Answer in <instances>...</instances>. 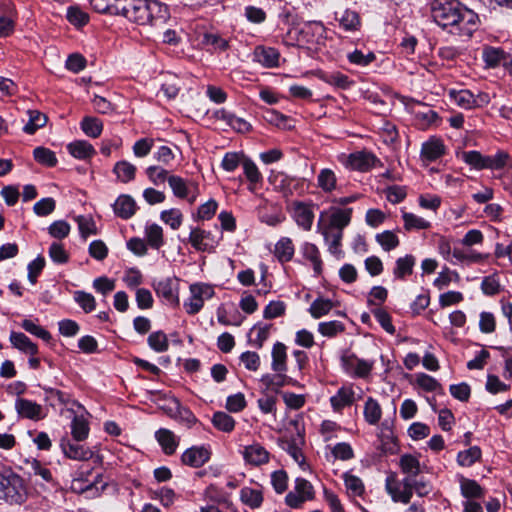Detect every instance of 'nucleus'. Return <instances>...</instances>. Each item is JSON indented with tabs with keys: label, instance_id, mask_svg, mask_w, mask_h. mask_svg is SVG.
Masks as SVG:
<instances>
[{
	"label": "nucleus",
	"instance_id": "1",
	"mask_svg": "<svg viewBox=\"0 0 512 512\" xmlns=\"http://www.w3.org/2000/svg\"><path fill=\"white\" fill-rule=\"evenodd\" d=\"M430 12L433 21L452 35L469 38L478 28V15L459 0H432Z\"/></svg>",
	"mask_w": 512,
	"mask_h": 512
},
{
	"label": "nucleus",
	"instance_id": "2",
	"mask_svg": "<svg viewBox=\"0 0 512 512\" xmlns=\"http://www.w3.org/2000/svg\"><path fill=\"white\" fill-rule=\"evenodd\" d=\"M119 14L129 21L146 25L153 20H165L168 15L167 6L158 0H120Z\"/></svg>",
	"mask_w": 512,
	"mask_h": 512
},
{
	"label": "nucleus",
	"instance_id": "3",
	"mask_svg": "<svg viewBox=\"0 0 512 512\" xmlns=\"http://www.w3.org/2000/svg\"><path fill=\"white\" fill-rule=\"evenodd\" d=\"M27 495L23 479L10 469L0 468V498L20 504Z\"/></svg>",
	"mask_w": 512,
	"mask_h": 512
},
{
	"label": "nucleus",
	"instance_id": "4",
	"mask_svg": "<svg viewBox=\"0 0 512 512\" xmlns=\"http://www.w3.org/2000/svg\"><path fill=\"white\" fill-rule=\"evenodd\" d=\"M286 209L299 228L304 231L312 229L316 209L314 203L294 200L287 204Z\"/></svg>",
	"mask_w": 512,
	"mask_h": 512
},
{
	"label": "nucleus",
	"instance_id": "5",
	"mask_svg": "<svg viewBox=\"0 0 512 512\" xmlns=\"http://www.w3.org/2000/svg\"><path fill=\"white\" fill-rule=\"evenodd\" d=\"M190 296L184 301L183 307L187 314L195 315L204 306V302L211 299L214 294V287L207 283H193L189 287Z\"/></svg>",
	"mask_w": 512,
	"mask_h": 512
},
{
	"label": "nucleus",
	"instance_id": "6",
	"mask_svg": "<svg viewBox=\"0 0 512 512\" xmlns=\"http://www.w3.org/2000/svg\"><path fill=\"white\" fill-rule=\"evenodd\" d=\"M413 478L405 476L398 480L394 475L388 476L385 482L387 493L394 502L407 504L413 496Z\"/></svg>",
	"mask_w": 512,
	"mask_h": 512
},
{
	"label": "nucleus",
	"instance_id": "7",
	"mask_svg": "<svg viewBox=\"0 0 512 512\" xmlns=\"http://www.w3.org/2000/svg\"><path fill=\"white\" fill-rule=\"evenodd\" d=\"M168 184L176 197L187 199L190 204H193L199 195V186L193 180H186L177 175H170L168 177Z\"/></svg>",
	"mask_w": 512,
	"mask_h": 512
},
{
	"label": "nucleus",
	"instance_id": "8",
	"mask_svg": "<svg viewBox=\"0 0 512 512\" xmlns=\"http://www.w3.org/2000/svg\"><path fill=\"white\" fill-rule=\"evenodd\" d=\"M270 182L285 197L301 194L304 191V179L291 177L283 172L271 175Z\"/></svg>",
	"mask_w": 512,
	"mask_h": 512
},
{
	"label": "nucleus",
	"instance_id": "9",
	"mask_svg": "<svg viewBox=\"0 0 512 512\" xmlns=\"http://www.w3.org/2000/svg\"><path fill=\"white\" fill-rule=\"evenodd\" d=\"M157 295L163 298L168 304L179 305V280L168 277L157 282L155 285Z\"/></svg>",
	"mask_w": 512,
	"mask_h": 512
},
{
	"label": "nucleus",
	"instance_id": "10",
	"mask_svg": "<svg viewBox=\"0 0 512 512\" xmlns=\"http://www.w3.org/2000/svg\"><path fill=\"white\" fill-rule=\"evenodd\" d=\"M342 365L347 373L355 377L366 378L369 376L374 363L360 359L355 355H348L342 357Z\"/></svg>",
	"mask_w": 512,
	"mask_h": 512
},
{
	"label": "nucleus",
	"instance_id": "11",
	"mask_svg": "<svg viewBox=\"0 0 512 512\" xmlns=\"http://www.w3.org/2000/svg\"><path fill=\"white\" fill-rule=\"evenodd\" d=\"M241 454L244 461L252 466H261L269 462L270 453L260 443L254 442L243 447Z\"/></svg>",
	"mask_w": 512,
	"mask_h": 512
},
{
	"label": "nucleus",
	"instance_id": "12",
	"mask_svg": "<svg viewBox=\"0 0 512 512\" xmlns=\"http://www.w3.org/2000/svg\"><path fill=\"white\" fill-rule=\"evenodd\" d=\"M15 409L20 417L33 421L41 420L46 416V413L40 404L25 398L16 399Z\"/></svg>",
	"mask_w": 512,
	"mask_h": 512
},
{
	"label": "nucleus",
	"instance_id": "13",
	"mask_svg": "<svg viewBox=\"0 0 512 512\" xmlns=\"http://www.w3.org/2000/svg\"><path fill=\"white\" fill-rule=\"evenodd\" d=\"M214 117L216 120L223 121L227 126L238 133H247L252 129V126L248 121L237 117L223 108L215 111Z\"/></svg>",
	"mask_w": 512,
	"mask_h": 512
},
{
	"label": "nucleus",
	"instance_id": "14",
	"mask_svg": "<svg viewBox=\"0 0 512 512\" xmlns=\"http://www.w3.org/2000/svg\"><path fill=\"white\" fill-rule=\"evenodd\" d=\"M379 160L370 152L358 151L349 155L347 166L353 170L368 171Z\"/></svg>",
	"mask_w": 512,
	"mask_h": 512
},
{
	"label": "nucleus",
	"instance_id": "15",
	"mask_svg": "<svg viewBox=\"0 0 512 512\" xmlns=\"http://www.w3.org/2000/svg\"><path fill=\"white\" fill-rule=\"evenodd\" d=\"M352 209H336L332 212L330 216L329 223H323L321 221V228L329 229V230H340L343 232V229L350 223L351 221ZM323 213L321 214L320 219L322 220Z\"/></svg>",
	"mask_w": 512,
	"mask_h": 512
},
{
	"label": "nucleus",
	"instance_id": "16",
	"mask_svg": "<svg viewBox=\"0 0 512 512\" xmlns=\"http://www.w3.org/2000/svg\"><path fill=\"white\" fill-rule=\"evenodd\" d=\"M210 451L205 447H191L182 454V462L191 467H201L210 459Z\"/></svg>",
	"mask_w": 512,
	"mask_h": 512
},
{
	"label": "nucleus",
	"instance_id": "17",
	"mask_svg": "<svg viewBox=\"0 0 512 512\" xmlns=\"http://www.w3.org/2000/svg\"><path fill=\"white\" fill-rule=\"evenodd\" d=\"M445 154V145L442 140L432 137L424 142L421 147V158L432 162Z\"/></svg>",
	"mask_w": 512,
	"mask_h": 512
},
{
	"label": "nucleus",
	"instance_id": "18",
	"mask_svg": "<svg viewBox=\"0 0 512 512\" xmlns=\"http://www.w3.org/2000/svg\"><path fill=\"white\" fill-rule=\"evenodd\" d=\"M60 446L65 456L73 460L85 461L93 456L91 450L78 443H71L69 440L63 439Z\"/></svg>",
	"mask_w": 512,
	"mask_h": 512
},
{
	"label": "nucleus",
	"instance_id": "19",
	"mask_svg": "<svg viewBox=\"0 0 512 512\" xmlns=\"http://www.w3.org/2000/svg\"><path fill=\"white\" fill-rule=\"evenodd\" d=\"M113 209L120 218L129 219L135 214L137 206L131 196L123 194L116 199Z\"/></svg>",
	"mask_w": 512,
	"mask_h": 512
},
{
	"label": "nucleus",
	"instance_id": "20",
	"mask_svg": "<svg viewBox=\"0 0 512 512\" xmlns=\"http://www.w3.org/2000/svg\"><path fill=\"white\" fill-rule=\"evenodd\" d=\"M317 229L318 232L323 235L326 243L328 244L329 252L339 256L342 253L340 246L343 232L340 230H329L321 228V219L318 221Z\"/></svg>",
	"mask_w": 512,
	"mask_h": 512
},
{
	"label": "nucleus",
	"instance_id": "21",
	"mask_svg": "<svg viewBox=\"0 0 512 512\" xmlns=\"http://www.w3.org/2000/svg\"><path fill=\"white\" fill-rule=\"evenodd\" d=\"M294 253V244L292 239L289 237H282L275 244L274 255L281 263L291 261Z\"/></svg>",
	"mask_w": 512,
	"mask_h": 512
},
{
	"label": "nucleus",
	"instance_id": "22",
	"mask_svg": "<svg viewBox=\"0 0 512 512\" xmlns=\"http://www.w3.org/2000/svg\"><path fill=\"white\" fill-rule=\"evenodd\" d=\"M300 250L303 257L311 262L315 274L319 275L322 272V260L318 247L313 243L304 242Z\"/></svg>",
	"mask_w": 512,
	"mask_h": 512
},
{
	"label": "nucleus",
	"instance_id": "23",
	"mask_svg": "<svg viewBox=\"0 0 512 512\" xmlns=\"http://www.w3.org/2000/svg\"><path fill=\"white\" fill-rule=\"evenodd\" d=\"M335 19L339 22L340 27L346 31H356L360 27L359 15L355 11L349 9L336 12Z\"/></svg>",
	"mask_w": 512,
	"mask_h": 512
},
{
	"label": "nucleus",
	"instance_id": "24",
	"mask_svg": "<svg viewBox=\"0 0 512 512\" xmlns=\"http://www.w3.org/2000/svg\"><path fill=\"white\" fill-rule=\"evenodd\" d=\"M354 402V392L350 387H341L337 393L330 398V403L335 411H340L344 407L352 405Z\"/></svg>",
	"mask_w": 512,
	"mask_h": 512
},
{
	"label": "nucleus",
	"instance_id": "25",
	"mask_svg": "<svg viewBox=\"0 0 512 512\" xmlns=\"http://www.w3.org/2000/svg\"><path fill=\"white\" fill-rule=\"evenodd\" d=\"M69 153L80 160L91 158L95 153L94 147L85 140H78L68 144Z\"/></svg>",
	"mask_w": 512,
	"mask_h": 512
},
{
	"label": "nucleus",
	"instance_id": "26",
	"mask_svg": "<svg viewBox=\"0 0 512 512\" xmlns=\"http://www.w3.org/2000/svg\"><path fill=\"white\" fill-rule=\"evenodd\" d=\"M486 257L478 253L472 249H461V248H454L453 249V262L452 264H458V263H464V264H471V263H479L483 261Z\"/></svg>",
	"mask_w": 512,
	"mask_h": 512
},
{
	"label": "nucleus",
	"instance_id": "27",
	"mask_svg": "<svg viewBox=\"0 0 512 512\" xmlns=\"http://www.w3.org/2000/svg\"><path fill=\"white\" fill-rule=\"evenodd\" d=\"M12 345L18 350L34 356L38 352L37 345L34 344L25 334L20 332H12L10 335Z\"/></svg>",
	"mask_w": 512,
	"mask_h": 512
},
{
	"label": "nucleus",
	"instance_id": "28",
	"mask_svg": "<svg viewBox=\"0 0 512 512\" xmlns=\"http://www.w3.org/2000/svg\"><path fill=\"white\" fill-rule=\"evenodd\" d=\"M286 360V346L281 342L275 343L272 348V370L277 373L285 372L287 370Z\"/></svg>",
	"mask_w": 512,
	"mask_h": 512
},
{
	"label": "nucleus",
	"instance_id": "29",
	"mask_svg": "<svg viewBox=\"0 0 512 512\" xmlns=\"http://www.w3.org/2000/svg\"><path fill=\"white\" fill-rule=\"evenodd\" d=\"M401 471L411 478H416L421 472L419 459L412 454H403L399 459Z\"/></svg>",
	"mask_w": 512,
	"mask_h": 512
},
{
	"label": "nucleus",
	"instance_id": "30",
	"mask_svg": "<svg viewBox=\"0 0 512 512\" xmlns=\"http://www.w3.org/2000/svg\"><path fill=\"white\" fill-rule=\"evenodd\" d=\"M155 437L165 454L171 455L176 451L178 441L176 440V437L172 431L161 428L156 431Z\"/></svg>",
	"mask_w": 512,
	"mask_h": 512
},
{
	"label": "nucleus",
	"instance_id": "31",
	"mask_svg": "<svg viewBox=\"0 0 512 512\" xmlns=\"http://www.w3.org/2000/svg\"><path fill=\"white\" fill-rule=\"evenodd\" d=\"M460 490L462 496L467 499H480L484 496V489L475 480L469 478H460Z\"/></svg>",
	"mask_w": 512,
	"mask_h": 512
},
{
	"label": "nucleus",
	"instance_id": "32",
	"mask_svg": "<svg viewBox=\"0 0 512 512\" xmlns=\"http://www.w3.org/2000/svg\"><path fill=\"white\" fill-rule=\"evenodd\" d=\"M263 494L261 490L251 487H243L240 490V500L251 509L259 508L263 503Z\"/></svg>",
	"mask_w": 512,
	"mask_h": 512
},
{
	"label": "nucleus",
	"instance_id": "33",
	"mask_svg": "<svg viewBox=\"0 0 512 512\" xmlns=\"http://www.w3.org/2000/svg\"><path fill=\"white\" fill-rule=\"evenodd\" d=\"M416 263V259L413 255L407 254L404 257H400L396 260L393 274L397 279H405L413 272V267Z\"/></svg>",
	"mask_w": 512,
	"mask_h": 512
},
{
	"label": "nucleus",
	"instance_id": "34",
	"mask_svg": "<svg viewBox=\"0 0 512 512\" xmlns=\"http://www.w3.org/2000/svg\"><path fill=\"white\" fill-rule=\"evenodd\" d=\"M506 54L501 48L487 46L483 49L482 58L487 67L495 68L504 64Z\"/></svg>",
	"mask_w": 512,
	"mask_h": 512
},
{
	"label": "nucleus",
	"instance_id": "35",
	"mask_svg": "<svg viewBox=\"0 0 512 512\" xmlns=\"http://www.w3.org/2000/svg\"><path fill=\"white\" fill-rule=\"evenodd\" d=\"M113 172L120 182L128 183L135 178L136 166L126 160H121L114 165Z\"/></svg>",
	"mask_w": 512,
	"mask_h": 512
},
{
	"label": "nucleus",
	"instance_id": "36",
	"mask_svg": "<svg viewBox=\"0 0 512 512\" xmlns=\"http://www.w3.org/2000/svg\"><path fill=\"white\" fill-rule=\"evenodd\" d=\"M337 177L333 170L324 168L317 176V186L325 193H331L336 189Z\"/></svg>",
	"mask_w": 512,
	"mask_h": 512
},
{
	"label": "nucleus",
	"instance_id": "37",
	"mask_svg": "<svg viewBox=\"0 0 512 512\" xmlns=\"http://www.w3.org/2000/svg\"><path fill=\"white\" fill-rule=\"evenodd\" d=\"M510 156L503 150L494 155H484V169L500 170L507 166Z\"/></svg>",
	"mask_w": 512,
	"mask_h": 512
},
{
	"label": "nucleus",
	"instance_id": "38",
	"mask_svg": "<svg viewBox=\"0 0 512 512\" xmlns=\"http://www.w3.org/2000/svg\"><path fill=\"white\" fill-rule=\"evenodd\" d=\"M402 219L404 221V228L407 231L425 230L431 227V223L429 221L413 213L403 212Z\"/></svg>",
	"mask_w": 512,
	"mask_h": 512
},
{
	"label": "nucleus",
	"instance_id": "39",
	"mask_svg": "<svg viewBox=\"0 0 512 512\" xmlns=\"http://www.w3.org/2000/svg\"><path fill=\"white\" fill-rule=\"evenodd\" d=\"M382 416V410L379 403L369 397L364 405V418L370 425H376Z\"/></svg>",
	"mask_w": 512,
	"mask_h": 512
},
{
	"label": "nucleus",
	"instance_id": "40",
	"mask_svg": "<svg viewBox=\"0 0 512 512\" xmlns=\"http://www.w3.org/2000/svg\"><path fill=\"white\" fill-rule=\"evenodd\" d=\"M71 433L73 438L80 442L85 440L89 434V425L83 416H75L71 423Z\"/></svg>",
	"mask_w": 512,
	"mask_h": 512
},
{
	"label": "nucleus",
	"instance_id": "41",
	"mask_svg": "<svg viewBox=\"0 0 512 512\" xmlns=\"http://www.w3.org/2000/svg\"><path fill=\"white\" fill-rule=\"evenodd\" d=\"M29 121L23 127V131L27 134H34L39 128L43 127L47 122L45 114L37 110H29Z\"/></svg>",
	"mask_w": 512,
	"mask_h": 512
},
{
	"label": "nucleus",
	"instance_id": "42",
	"mask_svg": "<svg viewBox=\"0 0 512 512\" xmlns=\"http://www.w3.org/2000/svg\"><path fill=\"white\" fill-rule=\"evenodd\" d=\"M212 423L215 428L225 433H230L235 427L233 417L222 411L213 414Z\"/></svg>",
	"mask_w": 512,
	"mask_h": 512
},
{
	"label": "nucleus",
	"instance_id": "43",
	"mask_svg": "<svg viewBox=\"0 0 512 512\" xmlns=\"http://www.w3.org/2000/svg\"><path fill=\"white\" fill-rule=\"evenodd\" d=\"M210 236V232L195 228L192 229L189 236V242L198 251H206L210 248V245L206 241Z\"/></svg>",
	"mask_w": 512,
	"mask_h": 512
},
{
	"label": "nucleus",
	"instance_id": "44",
	"mask_svg": "<svg viewBox=\"0 0 512 512\" xmlns=\"http://www.w3.org/2000/svg\"><path fill=\"white\" fill-rule=\"evenodd\" d=\"M450 95L458 106L464 109L475 108V95L470 90L451 91Z\"/></svg>",
	"mask_w": 512,
	"mask_h": 512
},
{
	"label": "nucleus",
	"instance_id": "45",
	"mask_svg": "<svg viewBox=\"0 0 512 512\" xmlns=\"http://www.w3.org/2000/svg\"><path fill=\"white\" fill-rule=\"evenodd\" d=\"M145 235L149 245L154 249H159L163 244V229L158 224L146 226Z\"/></svg>",
	"mask_w": 512,
	"mask_h": 512
},
{
	"label": "nucleus",
	"instance_id": "46",
	"mask_svg": "<svg viewBox=\"0 0 512 512\" xmlns=\"http://www.w3.org/2000/svg\"><path fill=\"white\" fill-rule=\"evenodd\" d=\"M242 166L244 174L250 182L249 189L253 191L255 189V185L262 181V175L256 164L250 159H245L242 163Z\"/></svg>",
	"mask_w": 512,
	"mask_h": 512
},
{
	"label": "nucleus",
	"instance_id": "47",
	"mask_svg": "<svg viewBox=\"0 0 512 512\" xmlns=\"http://www.w3.org/2000/svg\"><path fill=\"white\" fill-rule=\"evenodd\" d=\"M481 458V449L478 446L470 447L460 451L457 455V462L460 466L470 467Z\"/></svg>",
	"mask_w": 512,
	"mask_h": 512
},
{
	"label": "nucleus",
	"instance_id": "48",
	"mask_svg": "<svg viewBox=\"0 0 512 512\" xmlns=\"http://www.w3.org/2000/svg\"><path fill=\"white\" fill-rule=\"evenodd\" d=\"M81 128L87 136L97 138L102 133L103 124L98 118L85 117L81 122Z\"/></svg>",
	"mask_w": 512,
	"mask_h": 512
},
{
	"label": "nucleus",
	"instance_id": "49",
	"mask_svg": "<svg viewBox=\"0 0 512 512\" xmlns=\"http://www.w3.org/2000/svg\"><path fill=\"white\" fill-rule=\"evenodd\" d=\"M120 0H90L92 8L99 13L118 15Z\"/></svg>",
	"mask_w": 512,
	"mask_h": 512
},
{
	"label": "nucleus",
	"instance_id": "50",
	"mask_svg": "<svg viewBox=\"0 0 512 512\" xmlns=\"http://www.w3.org/2000/svg\"><path fill=\"white\" fill-rule=\"evenodd\" d=\"M148 345L154 351L161 353L168 350L169 342L166 334L162 331H156L149 335Z\"/></svg>",
	"mask_w": 512,
	"mask_h": 512
},
{
	"label": "nucleus",
	"instance_id": "51",
	"mask_svg": "<svg viewBox=\"0 0 512 512\" xmlns=\"http://www.w3.org/2000/svg\"><path fill=\"white\" fill-rule=\"evenodd\" d=\"M35 160L45 166L54 167L57 164L55 153L45 147H37L33 151Z\"/></svg>",
	"mask_w": 512,
	"mask_h": 512
},
{
	"label": "nucleus",
	"instance_id": "52",
	"mask_svg": "<svg viewBox=\"0 0 512 512\" xmlns=\"http://www.w3.org/2000/svg\"><path fill=\"white\" fill-rule=\"evenodd\" d=\"M333 308V303L329 299L317 298L313 301L310 306V313L313 318H321L324 315H327L331 309Z\"/></svg>",
	"mask_w": 512,
	"mask_h": 512
},
{
	"label": "nucleus",
	"instance_id": "53",
	"mask_svg": "<svg viewBox=\"0 0 512 512\" xmlns=\"http://www.w3.org/2000/svg\"><path fill=\"white\" fill-rule=\"evenodd\" d=\"M347 59L351 64L366 67L376 59V56L373 52L363 53L361 50L355 49L347 54Z\"/></svg>",
	"mask_w": 512,
	"mask_h": 512
},
{
	"label": "nucleus",
	"instance_id": "54",
	"mask_svg": "<svg viewBox=\"0 0 512 512\" xmlns=\"http://www.w3.org/2000/svg\"><path fill=\"white\" fill-rule=\"evenodd\" d=\"M376 241L385 251L393 250L399 245L398 236L390 230L378 233Z\"/></svg>",
	"mask_w": 512,
	"mask_h": 512
},
{
	"label": "nucleus",
	"instance_id": "55",
	"mask_svg": "<svg viewBox=\"0 0 512 512\" xmlns=\"http://www.w3.org/2000/svg\"><path fill=\"white\" fill-rule=\"evenodd\" d=\"M161 220L169 225L173 230H177L183 221V215L179 209L172 208L164 210L160 215Z\"/></svg>",
	"mask_w": 512,
	"mask_h": 512
},
{
	"label": "nucleus",
	"instance_id": "56",
	"mask_svg": "<svg viewBox=\"0 0 512 512\" xmlns=\"http://www.w3.org/2000/svg\"><path fill=\"white\" fill-rule=\"evenodd\" d=\"M75 221L78 224V229L83 238H87L89 235H95L97 233L96 224L91 217L79 215L75 217Z\"/></svg>",
	"mask_w": 512,
	"mask_h": 512
},
{
	"label": "nucleus",
	"instance_id": "57",
	"mask_svg": "<svg viewBox=\"0 0 512 512\" xmlns=\"http://www.w3.org/2000/svg\"><path fill=\"white\" fill-rule=\"evenodd\" d=\"M146 175L148 179L154 184V185H160L163 184L165 181L168 182L169 172L160 167V166H149L146 168Z\"/></svg>",
	"mask_w": 512,
	"mask_h": 512
},
{
	"label": "nucleus",
	"instance_id": "58",
	"mask_svg": "<svg viewBox=\"0 0 512 512\" xmlns=\"http://www.w3.org/2000/svg\"><path fill=\"white\" fill-rule=\"evenodd\" d=\"M167 412L172 417L181 416L189 423H194L196 421L193 414L188 409L183 408L176 398H172L170 400Z\"/></svg>",
	"mask_w": 512,
	"mask_h": 512
},
{
	"label": "nucleus",
	"instance_id": "59",
	"mask_svg": "<svg viewBox=\"0 0 512 512\" xmlns=\"http://www.w3.org/2000/svg\"><path fill=\"white\" fill-rule=\"evenodd\" d=\"M343 477L346 489L353 496H361L364 493V485L359 477L349 473H345Z\"/></svg>",
	"mask_w": 512,
	"mask_h": 512
},
{
	"label": "nucleus",
	"instance_id": "60",
	"mask_svg": "<svg viewBox=\"0 0 512 512\" xmlns=\"http://www.w3.org/2000/svg\"><path fill=\"white\" fill-rule=\"evenodd\" d=\"M21 327L24 330H26L27 332L31 333L32 335H35L36 337H38L46 342H49L51 340V334L43 327L34 323L32 320H29V319L23 320Z\"/></svg>",
	"mask_w": 512,
	"mask_h": 512
},
{
	"label": "nucleus",
	"instance_id": "61",
	"mask_svg": "<svg viewBox=\"0 0 512 512\" xmlns=\"http://www.w3.org/2000/svg\"><path fill=\"white\" fill-rule=\"evenodd\" d=\"M74 300L80 305V307L86 312H92L95 310L96 301L92 294L84 291H76L74 293Z\"/></svg>",
	"mask_w": 512,
	"mask_h": 512
},
{
	"label": "nucleus",
	"instance_id": "62",
	"mask_svg": "<svg viewBox=\"0 0 512 512\" xmlns=\"http://www.w3.org/2000/svg\"><path fill=\"white\" fill-rule=\"evenodd\" d=\"M179 82L176 76H169V78L162 83L160 92H162L167 99H174L180 90Z\"/></svg>",
	"mask_w": 512,
	"mask_h": 512
},
{
	"label": "nucleus",
	"instance_id": "63",
	"mask_svg": "<svg viewBox=\"0 0 512 512\" xmlns=\"http://www.w3.org/2000/svg\"><path fill=\"white\" fill-rule=\"evenodd\" d=\"M461 159L471 167L477 170L484 169V155H482L479 151H464L461 154Z\"/></svg>",
	"mask_w": 512,
	"mask_h": 512
},
{
	"label": "nucleus",
	"instance_id": "64",
	"mask_svg": "<svg viewBox=\"0 0 512 512\" xmlns=\"http://www.w3.org/2000/svg\"><path fill=\"white\" fill-rule=\"evenodd\" d=\"M258 61L267 67L277 66L279 53L273 48H263L257 53Z\"/></svg>",
	"mask_w": 512,
	"mask_h": 512
}]
</instances>
